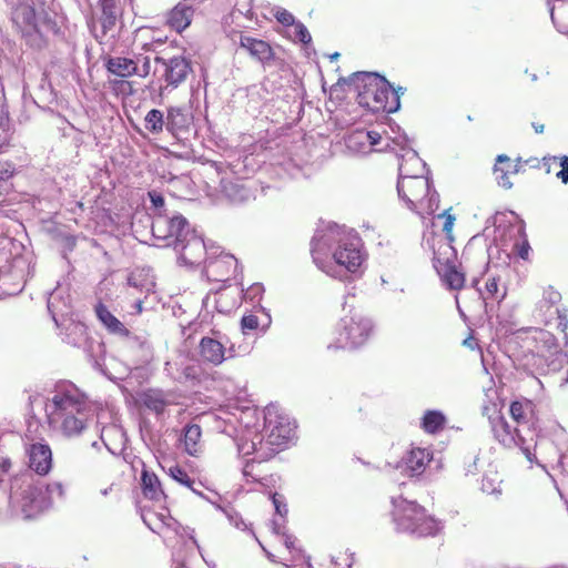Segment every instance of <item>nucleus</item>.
<instances>
[{"label": "nucleus", "mask_w": 568, "mask_h": 568, "mask_svg": "<svg viewBox=\"0 0 568 568\" xmlns=\"http://www.w3.org/2000/svg\"><path fill=\"white\" fill-rule=\"evenodd\" d=\"M241 327L244 334L258 327V318L254 314H247L242 317Z\"/></svg>", "instance_id": "obj_51"}, {"label": "nucleus", "mask_w": 568, "mask_h": 568, "mask_svg": "<svg viewBox=\"0 0 568 568\" xmlns=\"http://www.w3.org/2000/svg\"><path fill=\"white\" fill-rule=\"evenodd\" d=\"M532 126H534L536 133H542L544 132L545 126L542 124L534 123Z\"/></svg>", "instance_id": "obj_64"}, {"label": "nucleus", "mask_w": 568, "mask_h": 568, "mask_svg": "<svg viewBox=\"0 0 568 568\" xmlns=\"http://www.w3.org/2000/svg\"><path fill=\"white\" fill-rule=\"evenodd\" d=\"M144 126L153 134H159L165 126L166 118L164 119L163 112L158 109L150 110L144 118Z\"/></svg>", "instance_id": "obj_40"}, {"label": "nucleus", "mask_w": 568, "mask_h": 568, "mask_svg": "<svg viewBox=\"0 0 568 568\" xmlns=\"http://www.w3.org/2000/svg\"><path fill=\"white\" fill-rule=\"evenodd\" d=\"M92 408L84 393L73 383L61 381L45 405L49 424L65 436H77L85 428Z\"/></svg>", "instance_id": "obj_3"}, {"label": "nucleus", "mask_w": 568, "mask_h": 568, "mask_svg": "<svg viewBox=\"0 0 568 568\" xmlns=\"http://www.w3.org/2000/svg\"><path fill=\"white\" fill-rule=\"evenodd\" d=\"M128 283L131 287L140 290L142 293H150L153 287V283L151 281L142 283L138 281V275L135 273H132L129 278Z\"/></svg>", "instance_id": "obj_50"}, {"label": "nucleus", "mask_w": 568, "mask_h": 568, "mask_svg": "<svg viewBox=\"0 0 568 568\" xmlns=\"http://www.w3.org/2000/svg\"><path fill=\"white\" fill-rule=\"evenodd\" d=\"M169 475L171 478H173L175 481L180 483L181 485L190 488L193 493L201 495L200 490L197 489L199 486H201L200 483H196L193 478H191L187 473L181 468L180 466H171L169 468Z\"/></svg>", "instance_id": "obj_41"}, {"label": "nucleus", "mask_w": 568, "mask_h": 568, "mask_svg": "<svg viewBox=\"0 0 568 568\" xmlns=\"http://www.w3.org/2000/svg\"><path fill=\"white\" fill-rule=\"evenodd\" d=\"M538 316L545 325H555L560 332H565L568 326L567 311L555 305H547L542 311H537Z\"/></svg>", "instance_id": "obj_32"}, {"label": "nucleus", "mask_w": 568, "mask_h": 568, "mask_svg": "<svg viewBox=\"0 0 568 568\" xmlns=\"http://www.w3.org/2000/svg\"><path fill=\"white\" fill-rule=\"evenodd\" d=\"M346 312L341 317L336 325V333L338 337L335 343L328 344V348H357L364 345L374 332V324L371 318L363 315L353 308L346 310V304L343 306Z\"/></svg>", "instance_id": "obj_10"}, {"label": "nucleus", "mask_w": 568, "mask_h": 568, "mask_svg": "<svg viewBox=\"0 0 568 568\" xmlns=\"http://www.w3.org/2000/svg\"><path fill=\"white\" fill-rule=\"evenodd\" d=\"M531 450L535 453L534 462L537 460V455L544 462L556 464L557 466L562 465L565 452L567 450V434L565 429L556 425L554 428L552 437L548 438L540 434L532 435Z\"/></svg>", "instance_id": "obj_15"}, {"label": "nucleus", "mask_w": 568, "mask_h": 568, "mask_svg": "<svg viewBox=\"0 0 568 568\" xmlns=\"http://www.w3.org/2000/svg\"><path fill=\"white\" fill-rule=\"evenodd\" d=\"M489 393L486 394L487 399L484 402L481 406V413L484 416L488 418L489 424L493 422V419L498 418L501 416V403L499 397L497 396L496 390H489Z\"/></svg>", "instance_id": "obj_38"}, {"label": "nucleus", "mask_w": 568, "mask_h": 568, "mask_svg": "<svg viewBox=\"0 0 568 568\" xmlns=\"http://www.w3.org/2000/svg\"><path fill=\"white\" fill-rule=\"evenodd\" d=\"M395 135L387 136V143L385 148L397 153L399 159L398 171L399 176L405 175H424L426 170V163L419 158L418 153L408 148V139L403 132H395Z\"/></svg>", "instance_id": "obj_14"}, {"label": "nucleus", "mask_w": 568, "mask_h": 568, "mask_svg": "<svg viewBox=\"0 0 568 568\" xmlns=\"http://www.w3.org/2000/svg\"><path fill=\"white\" fill-rule=\"evenodd\" d=\"M155 61L162 65V79L165 82L164 85L160 87L161 95L176 89L185 81L191 71L190 61L182 55H175L169 59L158 57Z\"/></svg>", "instance_id": "obj_16"}, {"label": "nucleus", "mask_w": 568, "mask_h": 568, "mask_svg": "<svg viewBox=\"0 0 568 568\" xmlns=\"http://www.w3.org/2000/svg\"><path fill=\"white\" fill-rule=\"evenodd\" d=\"M272 530L276 535H281L284 538L285 547L293 552L294 560L303 559L305 565L302 568H313L311 564V557L306 556L301 548L295 547L296 538L292 535L286 534L285 526L283 523L276 519L272 520Z\"/></svg>", "instance_id": "obj_30"}, {"label": "nucleus", "mask_w": 568, "mask_h": 568, "mask_svg": "<svg viewBox=\"0 0 568 568\" xmlns=\"http://www.w3.org/2000/svg\"><path fill=\"white\" fill-rule=\"evenodd\" d=\"M509 414L517 426L523 429L528 437L535 435V428L538 425L539 417L537 405L528 398H519L511 402Z\"/></svg>", "instance_id": "obj_19"}, {"label": "nucleus", "mask_w": 568, "mask_h": 568, "mask_svg": "<svg viewBox=\"0 0 568 568\" xmlns=\"http://www.w3.org/2000/svg\"><path fill=\"white\" fill-rule=\"evenodd\" d=\"M351 83L357 92L358 104L373 112H396L399 106L400 94L404 88L394 89L389 82L372 72H356L351 78Z\"/></svg>", "instance_id": "obj_7"}, {"label": "nucleus", "mask_w": 568, "mask_h": 568, "mask_svg": "<svg viewBox=\"0 0 568 568\" xmlns=\"http://www.w3.org/2000/svg\"><path fill=\"white\" fill-rule=\"evenodd\" d=\"M237 260L226 253H221L216 258H207L205 263L206 276L216 282H224L237 271Z\"/></svg>", "instance_id": "obj_21"}, {"label": "nucleus", "mask_w": 568, "mask_h": 568, "mask_svg": "<svg viewBox=\"0 0 568 568\" xmlns=\"http://www.w3.org/2000/svg\"><path fill=\"white\" fill-rule=\"evenodd\" d=\"M192 122V115L185 108L170 106L168 109L165 128L172 134L186 130Z\"/></svg>", "instance_id": "obj_27"}, {"label": "nucleus", "mask_w": 568, "mask_h": 568, "mask_svg": "<svg viewBox=\"0 0 568 568\" xmlns=\"http://www.w3.org/2000/svg\"><path fill=\"white\" fill-rule=\"evenodd\" d=\"M287 34L293 41H300L304 44H308L312 41L307 28L300 21H296L295 24L290 28Z\"/></svg>", "instance_id": "obj_43"}, {"label": "nucleus", "mask_w": 568, "mask_h": 568, "mask_svg": "<svg viewBox=\"0 0 568 568\" xmlns=\"http://www.w3.org/2000/svg\"><path fill=\"white\" fill-rule=\"evenodd\" d=\"M201 427L196 424L187 425L184 428V446L185 450L190 455H194L197 452V444L201 438Z\"/></svg>", "instance_id": "obj_42"}, {"label": "nucleus", "mask_w": 568, "mask_h": 568, "mask_svg": "<svg viewBox=\"0 0 568 568\" xmlns=\"http://www.w3.org/2000/svg\"><path fill=\"white\" fill-rule=\"evenodd\" d=\"M153 517H156L158 518V515L156 514H153V513H145L142 515V519L144 521V524L153 531H156V527H154L152 525V519Z\"/></svg>", "instance_id": "obj_60"}, {"label": "nucleus", "mask_w": 568, "mask_h": 568, "mask_svg": "<svg viewBox=\"0 0 568 568\" xmlns=\"http://www.w3.org/2000/svg\"><path fill=\"white\" fill-rule=\"evenodd\" d=\"M141 480L143 495L151 500H161L164 494L158 476L148 470H143Z\"/></svg>", "instance_id": "obj_36"}, {"label": "nucleus", "mask_w": 568, "mask_h": 568, "mask_svg": "<svg viewBox=\"0 0 568 568\" xmlns=\"http://www.w3.org/2000/svg\"><path fill=\"white\" fill-rule=\"evenodd\" d=\"M294 436L295 425L290 417L268 406L264 412L263 430L246 425L237 439V450L243 457L255 453L260 460H268L284 449Z\"/></svg>", "instance_id": "obj_2"}, {"label": "nucleus", "mask_w": 568, "mask_h": 568, "mask_svg": "<svg viewBox=\"0 0 568 568\" xmlns=\"http://www.w3.org/2000/svg\"><path fill=\"white\" fill-rule=\"evenodd\" d=\"M387 136L390 135L386 133V135L383 136L376 131L355 130L346 136L345 143L346 148L352 153L366 155L373 151L381 152L387 150L385 148Z\"/></svg>", "instance_id": "obj_18"}, {"label": "nucleus", "mask_w": 568, "mask_h": 568, "mask_svg": "<svg viewBox=\"0 0 568 568\" xmlns=\"http://www.w3.org/2000/svg\"><path fill=\"white\" fill-rule=\"evenodd\" d=\"M221 189L222 192L233 202H242L250 197L248 190L239 182L222 179Z\"/></svg>", "instance_id": "obj_37"}, {"label": "nucleus", "mask_w": 568, "mask_h": 568, "mask_svg": "<svg viewBox=\"0 0 568 568\" xmlns=\"http://www.w3.org/2000/svg\"><path fill=\"white\" fill-rule=\"evenodd\" d=\"M139 61L140 59L133 60L124 57H114L108 60L106 69L114 75L120 78H129L139 72Z\"/></svg>", "instance_id": "obj_31"}, {"label": "nucleus", "mask_w": 568, "mask_h": 568, "mask_svg": "<svg viewBox=\"0 0 568 568\" xmlns=\"http://www.w3.org/2000/svg\"><path fill=\"white\" fill-rule=\"evenodd\" d=\"M481 489L487 494H500L499 485H493L491 480L487 477L483 478Z\"/></svg>", "instance_id": "obj_58"}, {"label": "nucleus", "mask_w": 568, "mask_h": 568, "mask_svg": "<svg viewBox=\"0 0 568 568\" xmlns=\"http://www.w3.org/2000/svg\"><path fill=\"white\" fill-rule=\"evenodd\" d=\"M353 557L348 554H342L337 557H332L331 562L334 566V568H351L353 565Z\"/></svg>", "instance_id": "obj_52"}, {"label": "nucleus", "mask_w": 568, "mask_h": 568, "mask_svg": "<svg viewBox=\"0 0 568 568\" xmlns=\"http://www.w3.org/2000/svg\"><path fill=\"white\" fill-rule=\"evenodd\" d=\"M517 173V165L513 164L507 155H498L497 163L495 165V174L498 185L504 189H510L513 182L510 175Z\"/></svg>", "instance_id": "obj_33"}, {"label": "nucleus", "mask_w": 568, "mask_h": 568, "mask_svg": "<svg viewBox=\"0 0 568 568\" xmlns=\"http://www.w3.org/2000/svg\"><path fill=\"white\" fill-rule=\"evenodd\" d=\"M312 256L320 270L341 281H352L362 275L365 254L356 233L336 224L317 231L312 242Z\"/></svg>", "instance_id": "obj_1"}, {"label": "nucleus", "mask_w": 568, "mask_h": 568, "mask_svg": "<svg viewBox=\"0 0 568 568\" xmlns=\"http://www.w3.org/2000/svg\"><path fill=\"white\" fill-rule=\"evenodd\" d=\"M150 71H151L150 59L148 57H143L142 65H141V68H139V72H136L135 74H138L141 78H145L146 75H149Z\"/></svg>", "instance_id": "obj_59"}, {"label": "nucleus", "mask_w": 568, "mask_h": 568, "mask_svg": "<svg viewBox=\"0 0 568 568\" xmlns=\"http://www.w3.org/2000/svg\"><path fill=\"white\" fill-rule=\"evenodd\" d=\"M98 8L100 10L99 22L102 27V33L106 34L115 27L121 16L120 0H98Z\"/></svg>", "instance_id": "obj_25"}, {"label": "nucleus", "mask_w": 568, "mask_h": 568, "mask_svg": "<svg viewBox=\"0 0 568 568\" xmlns=\"http://www.w3.org/2000/svg\"><path fill=\"white\" fill-rule=\"evenodd\" d=\"M272 501H273L276 514L280 516V518H275V519L280 523H283V526H285V516L287 515V506H286L284 497L282 495H278L275 493L272 496Z\"/></svg>", "instance_id": "obj_46"}, {"label": "nucleus", "mask_w": 568, "mask_h": 568, "mask_svg": "<svg viewBox=\"0 0 568 568\" xmlns=\"http://www.w3.org/2000/svg\"><path fill=\"white\" fill-rule=\"evenodd\" d=\"M48 310L60 328L63 342L82 349L89 359H94L102 353V343L89 335L88 328L82 322L73 318L71 300L63 295L61 288L57 287L50 293Z\"/></svg>", "instance_id": "obj_4"}, {"label": "nucleus", "mask_w": 568, "mask_h": 568, "mask_svg": "<svg viewBox=\"0 0 568 568\" xmlns=\"http://www.w3.org/2000/svg\"><path fill=\"white\" fill-rule=\"evenodd\" d=\"M393 520L396 530L414 537L436 536L443 528L439 520L428 515L417 503L393 497Z\"/></svg>", "instance_id": "obj_8"}, {"label": "nucleus", "mask_w": 568, "mask_h": 568, "mask_svg": "<svg viewBox=\"0 0 568 568\" xmlns=\"http://www.w3.org/2000/svg\"><path fill=\"white\" fill-rule=\"evenodd\" d=\"M149 197H150L153 209L155 210L154 214L155 213H164L163 212V207H164L163 196L156 191H151V192H149Z\"/></svg>", "instance_id": "obj_55"}, {"label": "nucleus", "mask_w": 568, "mask_h": 568, "mask_svg": "<svg viewBox=\"0 0 568 568\" xmlns=\"http://www.w3.org/2000/svg\"><path fill=\"white\" fill-rule=\"evenodd\" d=\"M143 301L141 298H136L133 303V308L135 314H140L143 310L142 307Z\"/></svg>", "instance_id": "obj_63"}, {"label": "nucleus", "mask_w": 568, "mask_h": 568, "mask_svg": "<svg viewBox=\"0 0 568 568\" xmlns=\"http://www.w3.org/2000/svg\"><path fill=\"white\" fill-rule=\"evenodd\" d=\"M275 18L281 24L288 27V28H292L296 22L294 16L286 9H282V8H278L275 11Z\"/></svg>", "instance_id": "obj_49"}, {"label": "nucleus", "mask_w": 568, "mask_h": 568, "mask_svg": "<svg viewBox=\"0 0 568 568\" xmlns=\"http://www.w3.org/2000/svg\"><path fill=\"white\" fill-rule=\"evenodd\" d=\"M561 300V295L559 292L548 288L544 292V297L538 304L537 311H542V308L547 305H555L558 306V303Z\"/></svg>", "instance_id": "obj_45"}, {"label": "nucleus", "mask_w": 568, "mask_h": 568, "mask_svg": "<svg viewBox=\"0 0 568 568\" xmlns=\"http://www.w3.org/2000/svg\"><path fill=\"white\" fill-rule=\"evenodd\" d=\"M180 254V260L189 265H200L205 258L207 253L206 244L203 239L192 230L191 234L187 235L185 241H182L181 245L174 247Z\"/></svg>", "instance_id": "obj_20"}, {"label": "nucleus", "mask_w": 568, "mask_h": 568, "mask_svg": "<svg viewBox=\"0 0 568 568\" xmlns=\"http://www.w3.org/2000/svg\"><path fill=\"white\" fill-rule=\"evenodd\" d=\"M17 483L12 487L9 505L12 514L23 519L34 518L65 498V489L60 481L44 484L23 480L19 487Z\"/></svg>", "instance_id": "obj_5"}, {"label": "nucleus", "mask_w": 568, "mask_h": 568, "mask_svg": "<svg viewBox=\"0 0 568 568\" xmlns=\"http://www.w3.org/2000/svg\"><path fill=\"white\" fill-rule=\"evenodd\" d=\"M95 314L104 327L112 334L126 335L128 329L102 303L95 306Z\"/></svg>", "instance_id": "obj_34"}, {"label": "nucleus", "mask_w": 568, "mask_h": 568, "mask_svg": "<svg viewBox=\"0 0 568 568\" xmlns=\"http://www.w3.org/2000/svg\"><path fill=\"white\" fill-rule=\"evenodd\" d=\"M141 404L153 412L156 416H161L165 408L173 404V399L169 393L161 389H146L140 395Z\"/></svg>", "instance_id": "obj_24"}, {"label": "nucleus", "mask_w": 568, "mask_h": 568, "mask_svg": "<svg viewBox=\"0 0 568 568\" xmlns=\"http://www.w3.org/2000/svg\"><path fill=\"white\" fill-rule=\"evenodd\" d=\"M447 419L443 412L437 409L426 410L420 420V427L427 434H436L445 427Z\"/></svg>", "instance_id": "obj_35"}, {"label": "nucleus", "mask_w": 568, "mask_h": 568, "mask_svg": "<svg viewBox=\"0 0 568 568\" xmlns=\"http://www.w3.org/2000/svg\"><path fill=\"white\" fill-rule=\"evenodd\" d=\"M240 45L245 49L251 57L261 62L267 61L273 57L272 48L263 40L241 34Z\"/></svg>", "instance_id": "obj_28"}, {"label": "nucleus", "mask_w": 568, "mask_h": 568, "mask_svg": "<svg viewBox=\"0 0 568 568\" xmlns=\"http://www.w3.org/2000/svg\"><path fill=\"white\" fill-rule=\"evenodd\" d=\"M477 291L484 302H487V301L500 302L506 296V291L499 290L498 280L496 277L487 278L486 284H485V290L478 288Z\"/></svg>", "instance_id": "obj_39"}, {"label": "nucleus", "mask_w": 568, "mask_h": 568, "mask_svg": "<svg viewBox=\"0 0 568 568\" xmlns=\"http://www.w3.org/2000/svg\"><path fill=\"white\" fill-rule=\"evenodd\" d=\"M432 459L433 453L429 449L416 447L406 453L395 470L402 469L407 476L417 477L425 471Z\"/></svg>", "instance_id": "obj_22"}, {"label": "nucleus", "mask_w": 568, "mask_h": 568, "mask_svg": "<svg viewBox=\"0 0 568 568\" xmlns=\"http://www.w3.org/2000/svg\"><path fill=\"white\" fill-rule=\"evenodd\" d=\"M151 230L154 239L163 241V246L181 245L182 241L191 234L192 227L187 220L181 214L169 215L155 213L153 215Z\"/></svg>", "instance_id": "obj_11"}, {"label": "nucleus", "mask_w": 568, "mask_h": 568, "mask_svg": "<svg viewBox=\"0 0 568 568\" xmlns=\"http://www.w3.org/2000/svg\"><path fill=\"white\" fill-rule=\"evenodd\" d=\"M9 118H8V114L4 113L3 111L0 112V128L7 132L9 131Z\"/></svg>", "instance_id": "obj_61"}, {"label": "nucleus", "mask_w": 568, "mask_h": 568, "mask_svg": "<svg viewBox=\"0 0 568 568\" xmlns=\"http://www.w3.org/2000/svg\"><path fill=\"white\" fill-rule=\"evenodd\" d=\"M561 170L557 173V178L564 183H568V156L560 158Z\"/></svg>", "instance_id": "obj_57"}, {"label": "nucleus", "mask_w": 568, "mask_h": 568, "mask_svg": "<svg viewBox=\"0 0 568 568\" xmlns=\"http://www.w3.org/2000/svg\"><path fill=\"white\" fill-rule=\"evenodd\" d=\"M200 355L205 363L217 366L225 359L236 356V353L233 346L226 348L221 341L203 337L200 342Z\"/></svg>", "instance_id": "obj_23"}, {"label": "nucleus", "mask_w": 568, "mask_h": 568, "mask_svg": "<svg viewBox=\"0 0 568 568\" xmlns=\"http://www.w3.org/2000/svg\"><path fill=\"white\" fill-rule=\"evenodd\" d=\"M528 252H529V245H528L527 242H525L523 244V246L520 247V250H519V256L521 258H527L528 257Z\"/></svg>", "instance_id": "obj_62"}, {"label": "nucleus", "mask_w": 568, "mask_h": 568, "mask_svg": "<svg viewBox=\"0 0 568 568\" xmlns=\"http://www.w3.org/2000/svg\"><path fill=\"white\" fill-rule=\"evenodd\" d=\"M175 365L176 363H172L170 361H168L164 365V371L171 378L181 382L182 379L190 377L189 368H185L183 372H180L175 367Z\"/></svg>", "instance_id": "obj_48"}, {"label": "nucleus", "mask_w": 568, "mask_h": 568, "mask_svg": "<svg viewBox=\"0 0 568 568\" xmlns=\"http://www.w3.org/2000/svg\"><path fill=\"white\" fill-rule=\"evenodd\" d=\"M397 192L407 209L420 216L432 215L439 206V195L425 175L398 178Z\"/></svg>", "instance_id": "obj_9"}, {"label": "nucleus", "mask_w": 568, "mask_h": 568, "mask_svg": "<svg viewBox=\"0 0 568 568\" xmlns=\"http://www.w3.org/2000/svg\"><path fill=\"white\" fill-rule=\"evenodd\" d=\"M175 532L176 535L182 539V540H186L185 541V546L186 547H196V548H200L195 537H194V530L189 528V527H182V526H179L176 529H175Z\"/></svg>", "instance_id": "obj_47"}, {"label": "nucleus", "mask_w": 568, "mask_h": 568, "mask_svg": "<svg viewBox=\"0 0 568 568\" xmlns=\"http://www.w3.org/2000/svg\"><path fill=\"white\" fill-rule=\"evenodd\" d=\"M225 515H226L230 524L233 525L235 528L241 529V530L247 529L246 523L242 519V517L235 510H233V509L225 510Z\"/></svg>", "instance_id": "obj_54"}, {"label": "nucleus", "mask_w": 568, "mask_h": 568, "mask_svg": "<svg viewBox=\"0 0 568 568\" xmlns=\"http://www.w3.org/2000/svg\"><path fill=\"white\" fill-rule=\"evenodd\" d=\"M250 456H253L252 458L247 459L246 463L243 466V475L244 477L252 478L253 480H256L257 478L254 476V465L255 463H263L264 460H260L257 458V455L255 453L251 454Z\"/></svg>", "instance_id": "obj_53"}, {"label": "nucleus", "mask_w": 568, "mask_h": 568, "mask_svg": "<svg viewBox=\"0 0 568 568\" xmlns=\"http://www.w3.org/2000/svg\"><path fill=\"white\" fill-rule=\"evenodd\" d=\"M437 219L444 221V235H434L432 237L434 267L447 288L458 291L464 287L465 274L459 270L460 264L457 260V252L453 246L455 216L446 210L438 214Z\"/></svg>", "instance_id": "obj_6"}, {"label": "nucleus", "mask_w": 568, "mask_h": 568, "mask_svg": "<svg viewBox=\"0 0 568 568\" xmlns=\"http://www.w3.org/2000/svg\"><path fill=\"white\" fill-rule=\"evenodd\" d=\"M263 292V285L261 283H254L245 291H243V297L245 301H250L252 304L260 303Z\"/></svg>", "instance_id": "obj_44"}, {"label": "nucleus", "mask_w": 568, "mask_h": 568, "mask_svg": "<svg viewBox=\"0 0 568 568\" xmlns=\"http://www.w3.org/2000/svg\"><path fill=\"white\" fill-rule=\"evenodd\" d=\"M100 439L110 453L115 454L125 444V432L119 425L111 424L101 429Z\"/></svg>", "instance_id": "obj_29"}, {"label": "nucleus", "mask_w": 568, "mask_h": 568, "mask_svg": "<svg viewBox=\"0 0 568 568\" xmlns=\"http://www.w3.org/2000/svg\"><path fill=\"white\" fill-rule=\"evenodd\" d=\"M489 426L496 442L508 449L519 448L529 463L534 462L535 453L531 450L532 435L528 437L518 426L513 427L504 415L493 419Z\"/></svg>", "instance_id": "obj_13"}, {"label": "nucleus", "mask_w": 568, "mask_h": 568, "mask_svg": "<svg viewBox=\"0 0 568 568\" xmlns=\"http://www.w3.org/2000/svg\"><path fill=\"white\" fill-rule=\"evenodd\" d=\"M193 13L194 10L190 4L180 2L169 12L166 23L176 32H182L191 24Z\"/></svg>", "instance_id": "obj_26"}, {"label": "nucleus", "mask_w": 568, "mask_h": 568, "mask_svg": "<svg viewBox=\"0 0 568 568\" xmlns=\"http://www.w3.org/2000/svg\"><path fill=\"white\" fill-rule=\"evenodd\" d=\"M14 166L10 162H0V182H7L12 178Z\"/></svg>", "instance_id": "obj_56"}, {"label": "nucleus", "mask_w": 568, "mask_h": 568, "mask_svg": "<svg viewBox=\"0 0 568 568\" xmlns=\"http://www.w3.org/2000/svg\"><path fill=\"white\" fill-rule=\"evenodd\" d=\"M42 0H19L12 9L13 24L31 44L39 41V23L44 12Z\"/></svg>", "instance_id": "obj_12"}, {"label": "nucleus", "mask_w": 568, "mask_h": 568, "mask_svg": "<svg viewBox=\"0 0 568 568\" xmlns=\"http://www.w3.org/2000/svg\"><path fill=\"white\" fill-rule=\"evenodd\" d=\"M31 427L32 424L29 425L24 444L28 464L38 475L44 476L52 468V452L43 439L37 440L31 436Z\"/></svg>", "instance_id": "obj_17"}]
</instances>
